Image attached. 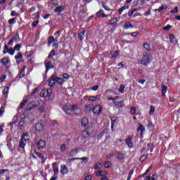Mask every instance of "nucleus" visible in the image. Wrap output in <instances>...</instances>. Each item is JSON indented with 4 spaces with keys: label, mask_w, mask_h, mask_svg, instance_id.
Masks as SVG:
<instances>
[{
    "label": "nucleus",
    "mask_w": 180,
    "mask_h": 180,
    "mask_svg": "<svg viewBox=\"0 0 180 180\" xmlns=\"http://www.w3.org/2000/svg\"><path fill=\"white\" fill-rule=\"evenodd\" d=\"M52 90L51 89H44L41 91L40 93V96L41 98H45V99H46V101H53V99H54V97H53V94H52Z\"/></svg>",
    "instance_id": "1"
},
{
    "label": "nucleus",
    "mask_w": 180,
    "mask_h": 180,
    "mask_svg": "<svg viewBox=\"0 0 180 180\" xmlns=\"http://www.w3.org/2000/svg\"><path fill=\"white\" fill-rule=\"evenodd\" d=\"M151 60H153V56L150 53H145L143 55L142 60H139V64L147 67V65L150 64Z\"/></svg>",
    "instance_id": "2"
},
{
    "label": "nucleus",
    "mask_w": 180,
    "mask_h": 180,
    "mask_svg": "<svg viewBox=\"0 0 180 180\" xmlns=\"http://www.w3.org/2000/svg\"><path fill=\"white\" fill-rule=\"evenodd\" d=\"M37 106H40V102L39 101H31L25 108V112H29L32 109L37 108Z\"/></svg>",
    "instance_id": "3"
},
{
    "label": "nucleus",
    "mask_w": 180,
    "mask_h": 180,
    "mask_svg": "<svg viewBox=\"0 0 180 180\" xmlns=\"http://www.w3.org/2000/svg\"><path fill=\"white\" fill-rule=\"evenodd\" d=\"M13 41H15V44L20 41V38L19 37V34H15L13 36V37H12L10 39V41L8 43V46H12L13 44Z\"/></svg>",
    "instance_id": "4"
},
{
    "label": "nucleus",
    "mask_w": 180,
    "mask_h": 180,
    "mask_svg": "<svg viewBox=\"0 0 180 180\" xmlns=\"http://www.w3.org/2000/svg\"><path fill=\"white\" fill-rule=\"evenodd\" d=\"M1 63H2V65H4L5 68H9L11 67V60H9V58H4L1 60Z\"/></svg>",
    "instance_id": "5"
},
{
    "label": "nucleus",
    "mask_w": 180,
    "mask_h": 180,
    "mask_svg": "<svg viewBox=\"0 0 180 180\" xmlns=\"http://www.w3.org/2000/svg\"><path fill=\"white\" fill-rule=\"evenodd\" d=\"M4 54H6V53H9L11 56H13L15 54V49L13 48L9 49V46L8 45L4 46V50L3 51Z\"/></svg>",
    "instance_id": "6"
},
{
    "label": "nucleus",
    "mask_w": 180,
    "mask_h": 180,
    "mask_svg": "<svg viewBox=\"0 0 180 180\" xmlns=\"http://www.w3.org/2000/svg\"><path fill=\"white\" fill-rule=\"evenodd\" d=\"M71 112H73L75 115H79L81 113V108H78L77 105H72Z\"/></svg>",
    "instance_id": "7"
},
{
    "label": "nucleus",
    "mask_w": 180,
    "mask_h": 180,
    "mask_svg": "<svg viewBox=\"0 0 180 180\" xmlns=\"http://www.w3.org/2000/svg\"><path fill=\"white\" fill-rule=\"evenodd\" d=\"M53 171L54 172V176H58V165H57V162H54L52 165Z\"/></svg>",
    "instance_id": "8"
},
{
    "label": "nucleus",
    "mask_w": 180,
    "mask_h": 180,
    "mask_svg": "<svg viewBox=\"0 0 180 180\" xmlns=\"http://www.w3.org/2000/svg\"><path fill=\"white\" fill-rule=\"evenodd\" d=\"M56 73H53L51 77V79L49 80L50 86H54V85H56Z\"/></svg>",
    "instance_id": "9"
},
{
    "label": "nucleus",
    "mask_w": 180,
    "mask_h": 180,
    "mask_svg": "<svg viewBox=\"0 0 180 180\" xmlns=\"http://www.w3.org/2000/svg\"><path fill=\"white\" fill-rule=\"evenodd\" d=\"M35 129L38 131H43V130H44V126L43 124L38 122L35 124Z\"/></svg>",
    "instance_id": "10"
},
{
    "label": "nucleus",
    "mask_w": 180,
    "mask_h": 180,
    "mask_svg": "<svg viewBox=\"0 0 180 180\" xmlns=\"http://www.w3.org/2000/svg\"><path fill=\"white\" fill-rule=\"evenodd\" d=\"M44 147H46V142L44 140H39L37 143V148L42 150V148H44Z\"/></svg>",
    "instance_id": "11"
},
{
    "label": "nucleus",
    "mask_w": 180,
    "mask_h": 180,
    "mask_svg": "<svg viewBox=\"0 0 180 180\" xmlns=\"http://www.w3.org/2000/svg\"><path fill=\"white\" fill-rule=\"evenodd\" d=\"M93 112L94 113H96L97 115H101V113L102 112V107L101 105H97L94 107Z\"/></svg>",
    "instance_id": "12"
},
{
    "label": "nucleus",
    "mask_w": 180,
    "mask_h": 180,
    "mask_svg": "<svg viewBox=\"0 0 180 180\" xmlns=\"http://www.w3.org/2000/svg\"><path fill=\"white\" fill-rule=\"evenodd\" d=\"M114 104L117 108H123V106H124V104H123V101H117V100H115Z\"/></svg>",
    "instance_id": "13"
},
{
    "label": "nucleus",
    "mask_w": 180,
    "mask_h": 180,
    "mask_svg": "<svg viewBox=\"0 0 180 180\" xmlns=\"http://www.w3.org/2000/svg\"><path fill=\"white\" fill-rule=\"evenodd\" d=\"M34 153L36 154V155H37L39 157V158H40V160H41V164H44V162H46V159H44V156H43V155H41V153L37 152V151H34Z\"/></svg>",
    "instance_id": "14"
},
{
    "label": "nucleus",
    "mask_w": 180,
    "mask_h": 180,
    "mask_svg": "<svg viewBox=\"0 0 180 180\" xmlns=\"http://www.w3.org/2000/svg\"><path fill=\"white\" fill-rule=\"evenodd\" d=\"M56 83L59 84V85H63V84H64V79H63V78L61 77H58L57 76V74H56V78H55Z\"/></svg>",
    "instance_id": "15"
},
{
    "label": "nucleus",
    "mask_w": 180,
    "mask_h": 180,
    "mask_svg": "<svg viewBox=\"0 0 180 180\" xmlns=\"http://www.w3.org/2000/svg\"><path fill=\"white\" fill-rule=\"evenodd\" d=\"M89 123V121L88 120V118L86 117H84L82 120V126L83 127H86V126H88V124Z\"/></svg>",
    "instance_id": "16"
},
{
    "label": "nucleus",
    "mask_w": 180,
    "mask_h": 180,
    "mask_svg": "<svg viewBox=\"0 0 180 180\" xmlns=\"http://www.w3.org/2000/svg\"><path fill=\"white\" fill-rule=\"evenodd\" d=\"M72 105H64L63 106V110L65 113H67V115H70V113L68 112L70 110L71 112V109H72Z\"/></svg>",
    "instance_id": "17"
},
{
    "label": "nucleus",
    "mask_w": 180,
    "mask_h": 180,
    "mask_svg": "<svg viewBox=\"0 0 180 180\" xmlns=\"http://www.w3.org/2000/svg\"><path fill=\"white\" fill-rule=\"evenodd\" d=\"M45 67H46V72H47L49 70H51V68H53V63H51V61H49L45 64Z\"/></svg>",
    "instance_id": "18"
},
{
    "label": "nucleus",
    "mask_w": 180,
    "mask_h": 180,
    "mask_svg": "<svg viewBox=\"0 0 180 180\" xmlns=\"http://www.w3.org/2000/svg\"><path fill=\"white\" fill-rule=\"evenodd\" d=\"M107 174H108V172H105L103 170L97 171L96 173V175L97 176H103V175H107Z\"/></svg>",
    "instance_id": "19"
},
{
    "label": "nucleus",
    "mask_w": 180,
    "mask_h": 180,
    "mask_svg": "<svg viewBox=\"0 0 180 180\" xmlns=\"http://www.w3.org/2000/svg\"><path fill=\"white\" fill-rule=\"evenodd\" d=\"M143 47L146 51H151V46H150L149 42H146L143 44Z\"/></svg>",
    "instance_id": "20"
},
{
    "label": "nucleus",
    "mask_w": 180,
    "mask_h": 180,
    "mask_svg": "<svg viewBox=\"0 0 180 180\" xmlns=\"http://www.w3.org/2000/svg\"><path fill=\"white\" fill-rule=\"evenodd\" d=\"M84 37H85V30L79 33V35H78V38L80 40V41H82V40H84Z\"/></svg>",
    "instance_id": "21"
},
{
    "label": "nucleus",
    "mask_w": 180,
    "mask_h": 180,
    "mask_svg": "<svg viewBox=\"0 0 180 180\" xmlns=\"http://www.w3.org/2000/svg\"><path fill=\"white\" fill-rule=\"evenodd\" d=\"M60 172L63 174V175H65V174L68 173V169H67V167L62 166L60 169Z\"/></svg>",
    "instance_id": "22"
},
{
    "label": "nucleus",
    "mask_w": 180,
    "mask_h": 180,
    "mask_svg": "<svg viewBox=\"0 0 180 180\" xmlns=\"http://www.w3.org/2000/svg\"><path fill=\"white\" fill-rule=\"evenodd\" d=\"M126 9H129V6H124L119 8L118 13L119 15H122L123 11H126Z\"/></svg>",
    "instance_id": "23"
},
{
    "label": "nucleus",
    "mask_w": 180,
    "mask_h": 180,
    "mask_svg": "<svg viewBox=\"0 0 180 180\" xmlns=\"http://www.w3.org/2000/svg\"><path fill=\"white\" fill-rule=\"evenodd\" d=\"M77 154H78V150L75 149V150H72L70 152L69 155H70V157H75V155H77Z\"/></svg>",
    "instance_id": "24"
},
{
    "label": "nucleus",
    "mask_w": 180,
    "mask_h": 180,
    "mask_svg": "<svg viewBox=\"0 0 180 180\" xmlns=\"http://www.w3.org/2000/svg\"><path fill=\"white\" fill-rule=\"evenodd\" d=\"M64 9H65V7L63 6H58L56 8L55 12L60 13V12H63Z\"/></svg>",
    "instance_id": "25"
},
{
    "label": "nucleus",
    "mask_w": 180,
    "mask_h": 180,
    "mask_svg": "<svg viewBox=\"0 0 180 180\" xmlns=\"http://www.w3.org/2000/svg\"><path fill=\"white\" fill-rule=\"evenodd\" d=\"M25 70H26V66H23L20 70L19 78H23L25 77Z\"/></svg>",
    "instance_id": "26"
},
{
    "label": "nucleus",
    "mask_w": 180,
    "mask_h": 180,
    "mask_svg": "<svg viewBox=\"0 0 180 180\" xmlns=\"http://www.w3.org/2000/svg\"><path fill=\"white\" fill-rule=\"evenodd\" d=\"M155 176H157V173H155L154 174L151 176H148L145 178V180H155Z\"/></svg>",
    "instance_id": "27"
},
{
    "label": "nucleus",
    "mask_w": 180,
    "mask_h": 180,
    "mask_svg": "<svg viewBox=\"0 0 180 180\" xmlns=\"http://www.w3.org/2000/svg\"><path fill=\"white\" fill-rule=\"evenodd\" d=\"M24 141H29L30 140V136H29V134H24L22 139Z\"/></svg>",
    "instance_id": "28"
},
{
    "label": "nucleus",
    "mask_w": 180,
    "mask_h": 180,
    "mask_svg": "<svg viewBox=\"0 0 180 180\" xmlns=\"http://www.w3.org/2000/svg\"><path fill=\"white\" fill-rule=\"evenodd\" d=\"M110 24L112 25V26H116L117 25V18H114L110 21Z\"/></svg>",
    "instance_id": "29"
},
{
    "label": "nucleus",
    "mask_w": 180,
    "mask_h": 180,
    "mask_svg": "<svg viewBox=\"0 0 180 180\" xmlns=\"http://www.w3.org/2000/svg\"><path fill=\"white\" fill-rule=\"evenodd\" d=\"M120 53V51H119V50L115 51L114 53L111 52V57L112 58H116V57H117V56H119Z\"/></svg>",
    "instance_id": "30"
},
{
    "label": "nucleus",
    "mask_w": 180,
    "mask_h": 180,
    "mask_svg": "<svg viewBox=\"0 0 180 180\" xmlns=\"http://www.w3.org/2000/svg\"><path fill=\"white\" fill-rule=\"evenodd\" d=\"M98 99H99V96H90L89 98V101H91V102H95V101H98Z\"/></svg>",
    "instance_id": "31"
},
{
    "label": "nucleus",
    "mask_w": 180,
    "mask_h": 180,
    "mask_svg": "<svg viewBox=\"0 0 180 180\" xmlns=\"http://www.w3.org/2000/svg\"><path fill=\"white\" fill-rule=\"evenodd\" d=\"M167 86L165 85H162V96H165V94H167Z\"/></svg>",
    "instance_id": "32"
},
{
    "label": "nucleus",
    "mask_w": 180,
    "mask_h": 180,
    "mask_svg": "<svg viewBox=\"0 0 180 180\" xmlns=\"http://www.w3.org/2000/svg\"><path fill=\"white\" fill-rule=\"evenodd\" d=\"M124 27L125 29H133V25H131V23L130 22H126L124 25Z\"/></svg>",
    "instance_id": "33"
},
{
    "label": "nucleus",
    "mask_w": 180,
    "mask_h": 180,
    "mask_svg": "<svg viewBox=\"0 0 180 180\" xmlns=\"http://www.w3.org/2000/svg\"><path fill=\"white\" fill-rule=\"evenodd\" d=\"M27 103V100L23 99L20 105V109H23L25 108V105Z\"/></svg>",
    "instance_id": "34"
},
{
    "label": "nucleus",
    "mask_w": 180,
    "mask_h": 180,
    "mask_svg": "<svg viewBox=\"0 0 180 180\" xmlns=\"http://www.w3.org/2000/svg\"><path fill=\"white\" fill-rule=\"evenodd\" d=\"M116 117H113L111 118V129L113 130V127H115V123H116Z\"/></svg>",
    "instance_id": "35"
},
{
    "label": "nucleus",
    "mask_w": 180,
    "mask_h": 180,
    "mask_svg": "<svg viewBox=\"0 0 180 180\" xmlns=\"http://www.w3.org/2000/svg\"><path fill=\"white\" fill-rule=\"evenodd\" d=\"M147 146L148 147V151L150 150V153H153V150H154V145L153 143H147Z\"/></svg>",
    "instance_id": "36"
},
{
    "label": "nucleus",
    "mask_w": 180,
    "mask_h": 180,
    "mask_svg": "<svg viewBox=\"0 0 180 180\" xmlns=\"http://www.w3.org/2000/svg\"><path fill=\"white\" fill-rule=\"evenodd\" d=\"M117 157L118 160H123V158H124V154L122 153H117Z\"/></svg>",
    "instance_id": "37"
},
{
    "label": "nucleus",
    "mask_w": 180,
    "mask_h": 180,
    "mask_svg": "<svg viewBox=\"0 0 180 180\" xmlns=\"http://www.w3.org/2000/svg\"><path fill=\"white\" fill-rule=\"evenodd\" d=\"M92 110V106L91 105H87L84 108V112H91Z\"/></svg>",
    "instance_id": "38"
},
{
    "label": "nucleus",
    "mask_w": 180,
    "mask_h": 180,
    "mask_svg": "<svg viewBox=\"0 0 180 180\" xmlns=\"http://www.w3.org/2000/svg\"><path fill=\"white\" fill-rule=\"evenodd\" d=\"M58 37H60V35H58V37L53 40V41L52 42L53 43L52 46L58 47V40H57Z\"/></svg>",
    "instance_id": "39"
},
{
    "label": "nucleus",
    "mask_w": 180,
    "mask_h": 180,
    "mask_svg": "<svg viewBox=\"0 0 180 180\" xmlns=\"http://www.w3.org/2000/svg\"><path fill=\"white\" fill-rule=\"evenodd\" d=\"M25 145H26V143H25V141L21 139V140L19 143V147H20V148H25Z\"/></svg>",
    "instance_id": "40"
},
{
    "label": "nucleus",
    "mask_w": 180,
    "mask_h": 180,
    "mask_svg": "<svg viewBox=\"0 0 180 180\" xmlns=\"http://www.w3.org/2000/svg\"><path fill=\"white\" fill-rule=\"evenodd\" d=\"M53 41H54V37H49L48 39V46H51Z\"/></svg>",
    "instance_id": "41"
},
{
    "label": "nucleus",
    "mask_w": 180,
    "mask_h": 180,
    "mask_svg": "<svg viewBox=\"0 0 180 180\" xmlns=\"http://www.w3.org/2000/svg\"><path fill=\"white\" fill-rule=\"evenodd\" d=\"M78 160H82L83 162L86 164V162H88V161L89 160V158H88V157L78 158Z\"/></svg>",
    "instance_id": "42"
},
{
    "label": "nucleus",
    "mask_w": 180,
    "mask_h": 180,
    "mask_svg": "<svg viewBox=\"0 0 180 180\" xmlns=\"http://www.w3.org/2000/svg\"><path fill=\"white\" fill-rule=\"evenodd\" d=\"M124 88H126V86L122 84L119 89V92H120V94H124Z\"/></svg>",
    "instance_id": "43"
},
{
    "label": "nucleus",
    "mask_w": 180,
    "mask_h": 180,
    "mask_svg": "<svg viewBox=\"0 0 180 180\" xmlns=\"http://www.w3.org/2000/svg\"><path fill=\"white\" fill-rule=\"evenodd\" d=\"M169 39L171 43H174V41H175V37L172 34H170L169 35Z\"/></svg>",
    "instance_id": "44"
},
{
    "label": "nucleus",
    "mask_w": 180,
    "mask_h": 180,
    "mask_svg": "<svg viewBox=\"0 0 180 180\" xmlns=\"http://www.w3.org/2000/svg\"><path fill=\"white\" fill-rule=\"evenodd\" d=\"M141 131V133H143V131L145 130V128L143 125H141V124H139V128L137 129V131Z\"/></svg>",
    "instance_id": "45"
},
{
    "label": "nucleus",
    "mask_w": 180,
    "mask_h": 180,
    "mask_svg": "<svg viewBox=\"0 0 180 180\" xmlns=\"http://www.w3.org/2000/svg\"><path fill=\"white\" fill-rule=\"evenodd\" d=\"M126 143L127 144L129 148H133V142H131V141H126Z\"/></svg>",
    "instance_id": "46"
},
{
    "label": "nucleus",
    "mask_w": 180,
    "mask_h": 180,
    "mask_svg": "<svg viewBox=\"0 0 180 180\" xmlns=\"http://www.w3.org/2000/svg\"><path fill=\"white\" fill-rule=\"evenodd\" d=\"M153 169V167H149L147 170L146 171V172L144 174H143V176H146V175H147V174H148V172H150V171H151Z\"/></svg>",
    "instance_id": "47"
},
{
    "label": "nucleus",
    "mask_w": 180,
    "mask_h": 180,
    "mask_svg": "<svg viewBox=\"0 0 180 180\" xmlns=\"http://www.w3.org/2000/svg\"><path fill=\"white\" fill-rule=\"evenodd\" d=\"M55 54H56V51H54V49H53V50L50 52V53H49L48 58H51Z\"/></svg>",
    "instance_id": "48"
},
{
    "label": "nucleus",
    "mask_w": 180,
    "mask_h": 180,
    "mask_svg": "<svg viewBox=\"0 0 180 180\" xmlns=\"http://www.w3.org/2000/svg\"><path fill=\"white\" fill-rule=\"evenodd\" d=\"M155 112V108L154 106H150V111H149V115H153Z\"/></svg>",
    "instance_id": "49"
},
{
    "label": "nucleus",
    "mask_w": 180,
    "mask_h": 180,
    "mask_svg": "<svg viewBox=\"0 0 180 180\" xmlns=\"http://www.w3.org/2000/svg\"><path fill=\"white\" fill-rule=\"evenodd\" d=\"M102 167V165L101 163L97 162L96 164L94 165V169H99Z\"/></svg>",
    "instance_id": "50"
},
{
    "label": "nucleus",
    "mask_w": 180,
    "mask_h": 180,
    "mask_svg": "<svg viewBox=\"0 0 180 180\" xmlns=\"http://www.w3.org/2000/svg\"><path fill=\"white\" fill-rule=\"evenodd\" d=\"M130 113L131 115H136V107H132L131 108V110H130Z\"/></svg>",
    "instance_id": "51"
},
{
    "label": "nucleus",
    "mask_w": 180,
    "mask_h": 180,
    "mask_svg": "<svg viewBox=\"0 0 180 180\" xmlns=\"http://www.w3.org/2000/svg\"><path fill=\"white\" fill-rule=\"evenodd\" d=\"M22 53H18L17 56H15V60H20L22 58Z\"/></svg>",
    "instance_id": "52"
},
{
    "label": "nucleus",
    "mask_w": 180,
    "mask_h": 180,
    "mask_svg": "<svg viewBox=\"0 0 180 180\" xmlns=\"http://www.w3.org/2000/svg\"><path fill=\"white\" fill-rule=\"evenodd\" d=\"M37 91H39V89L36 87L31 93V96H33L34 95H36V94H37Z\"/></svg>",
    "instance_id": "53"
},
{
    "label": "nucleus",
    "mask_w": 180,
    "mask_h": 180,
    "mask_svg": "<svg viewBox=\"0 0 180 180\" xmlns=\"http://www.w3.org/2000/svg\"><path fill=\"white\" fill-rule=\"evenodd\" d=\"M165 9H167V6H162L159 8V9L158 10V12H162V11H165Z\"/></svg>",
    "instance_id": "54"
},
{
    "label": "nucleus",
    "mask_w": 180,
    "mask_h": 180,
    "mask_svg": "<svg viewBox=\"0 0 180 180\" xmlns=\"http://www.w3.org/2000/svg\"><path fill=\"white\" fill-rule=\"evenodd\" d=\"M9 91V88L8 87H5L3 89V95H6V94H8V91Z\"/></svg>",
    "instance_id": "55"
},
{
    "label": "nucleus",
    "mask_w": 180,
    "mask_h": 180,
    "mask_svg": "<svg viewBox=\"0 0 180 180\" xmlns=\"http://www.w3.org/2000/svg\"><path fill=\"white\" fill-rule=\"evenodd\" d=\"M18 123V116L15 115L13 119V124H16Z\"/></svg>",
    "instance_id": "56"
},
{
    "label": "nucleus",
    "mask_w": 180,
    "mask_h": 180,
    "mask_svg": "<svg viewBox=\"0 0 180 180\" xmlns=\"http://www.w3.org/2000/svg\"><path fill=\"white\" fill-rule=\"evenodd\" d=\"M105 168H110V162H105L104 164Z\"/></svg>",
    "instance_id": "57"
},
{
    "label": "nucleus",
    "mask_w": 180,
    "mask_h": 180,
    "mask_svg": "<svg viewBox=\"0 0 180 180\" xmlns=\"http://www.w3.org/2000/svg\"><path fill=\"white\" fill-rule=\"evenodd\" d=\"M170 13H178V7H175L174 10H171Z\"/></svg>",
    "instance_id": "58"
},
{
    "label": "nucleus",
    "mask_w": 180,
    "mask_h": 180,
    "mask_svg": "<svg viewBox=\"0 0 180 180\" xmlns=\"http://www.w3.org/2000/svg\"><path fill=\"white\" fill-rule=\"evenodd\" d=\"M4 112H5V108H4V106H1V107L0 108V116H1V115H4Z\"/></svg>",
    "instance_id": "59"
},
{
    "label": "nucleus",
    "mask_w": 180,
    "mask_h": 180,
    "mask_svg": "<svg viewBox=\"0 0 180 180\" xmlns=\"http://www.w3.org/2000/svg\"><path fill=\"white\" fill-rule=\"evenodd\" d=\"M14 50H16L17 51H19L20 50V44H16L14 46Z\"/></svg>",
    "instance_id": "60"
},
{
    "label": "nucleus",
    "mask_w": 180,
    "mask_h": 180,
    "mask_svg": "<svg viewBox=\"0 0 180 180\" xmlns=\"http://www.w3.org/2000/svg\"><path fill=\"white\" fill-rule=\"evenodd\" d=\"M51 4L54 6H57L58 5V3H57V0H51Z\"/></svg>",
    "instance_id": "61"
},
{
    "label": "nucleus",
    "mask_w": 180,
    "mask_h": 180,
    "mask_svg": "<svg viewBox=\"0 0 180 180\" xmlns=\"http://www.w3.org/2000/svg\"><path fill=\"white\" fill-rule=\"evenodd\" d=\"M147 159V155H142L141 158H140V161L141 162H143V161H144L145 160Z\"/></svg>",
    "instance_id": "62"
},
{
    "label": "nucleus",
    "mask_w": 180,
    "mask_h": 180,
    "mask_svg": "<svg viewBox=\"0 0 180 180\" xmlns=\"http://www.w3.org/2000/svg\"><path fill=\"white\" fill-rule=\"evenodd\" d=\"M62 77H63L65 79H68V78H70V75H68L67 73L62 75Z\"/></svg>",
    "instance_id": "63"
},
{
    "label": "nucleus",
    "mask_w": 180,
    "mask_h": 180,
    "mask_svg": "<svg viewBox=\"0 0 180 180\" xmlns=\"http://www.w3.org/2000/svg\"><path fill=\"white\" fill-rule=\"evenodd\" d=\"M164 30L168 31L169 29H171V25H167L166 27H163Z\"/></svg>",
    "instance_id": "64"
}]
</instances>
